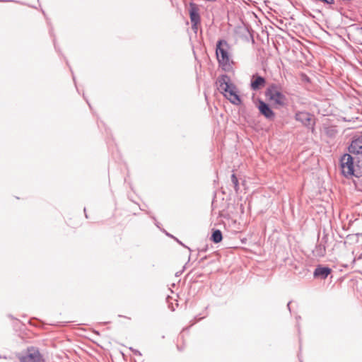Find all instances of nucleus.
<instances>
[{
    "label": "nucleus",
    "instance_id": "nucleus-12",
    "mask_svg": "<svg viewBox=\"0 0 362 362\" xmlns=\"http://www.w3.org/2000/svg\"><path fill=\"white\" fill-rule=\"evenodd\" d=\"M296 121L300 122L304 126L309 127L311 124L312 115L307 112H298L295 115Z\"/></svg>",
    "mask_w": 362,
    "mask_h": 362
},
{
    "label": "nucleus",
    "instance_id": "nucleus-21",
    "mask_svg": "<svg viewBox=\"0 0 362 362\" xmlns=\"http://www.w3.org/2000/svg\"><path fill=\"white\" fill-rule=\"evenodd\" d=\"M97 345L100 346L101 348H104V346H105V344H98V343H97Z\"/></svg>",
    "mask_w": 362,
    "mask_h": 362
},
{
    "label": "nucleus",
    "instance_id": "nucleus-16",
    "mask_svg": "<svg viewBox=\"0 0 362 362\" xmlns=\"http://www.w3.org/2000/svg\"><path fill=\"white\" fill-rule=\"evenodd\" d=\"M180 343L176 344L177 349L179 351H182L185 347V341H178Z\"/></svg>",
    "mask_w": 362,
    "mask_h": 362
},
{
    "label": "nucleus",
    "instance_id": "nucleus-22",
    "mask_svg": "<svg viewBox=\"0 0 362 362\" xmlns=\"http://www.w3.org/2000/svg\"><path fill=\"white\" fill-rule=\"evenodd\" d=\"M0 1L7 2V1H12L11 0H0Z\"/></svg>",
    "mask_w": 362,
    "mask_h": 362
},
{
    "label": "nucleus",
    "instance_id": "nucleus-8",
    "mask_svg": "<svg viewBox=\"0 0 362 362\" xmlns=\"http://www.w3.org/2000/svg\"><path fill=\"white\" fill-rule=\"evenodd\" d=\"M348 149L351 154H362V132L354 136Z\"/></svg>",
    "mask_w": 362,
    "mask_h": 362
},
{
    "label": "nucleus",
    "instance_id": "nucleus-10",
    "mask_svg": "<svg viewBox=\"0 0 362 362\" xmlns=\"http://www.w3.org/2000/svg\"><path fill=\"white\" fill-rule=\"evenodd\" d=\"M327 242V235H324L320 240H318L315 249L313 250V255L317 257H323L326 254V243Z\"/></svg>",
    "mask_w": 362,
    "mask_h": 362
},
{
    "label": "nucleus",
    "instance_id": "nucleus-20",
    "mask_svg": "<svg viewBox=\"0 0 362 362\" xmlns=\"http://www.w3.org/2000/svg\"><path fill=\"white\" fill-rule=\"evenodd\" d=\"M165 233H166V235H167L168 236L171 237L172 238H173V239H174V238H175V237H174L173 235H170V233H167V232H165Z\"/></svg>",
    "mask_w": 362,
    "mask_h": 362
},
{
    "label": "nucleus",
    "instance_id": "nucleus-4",
    "mask_svg": "<svg viewBox=\"0 0 362 362\" xmlns=\"http://www.w3.org/2000/svg\"><path fill=\"white\" fill-rule=\"evenodd\" d=\"M16 356L19 362H45L40 349L35 346H28Z\"/></svg>",
    "mask_w": 362,
    "mask_h": 362
},
{
    "label": "nucleus",
    "instance_id": "nucleus-9",
    "mask_svg": "<svg viewBox=\"0 0 362 362\" xmlns=\"http://www.w3.org/2000/svg\"><path fill=\"white\" fill-rule=\"evenodd\" d=\"M266 82L264 77L259 75L258 74H255L251 77L250 88L255 91L259 90L264 87Z\"/></svg>",
    "mask_w": 362,
    "mask_h": 362
},
{
    "label": "nucleus",
    "instance_id": "nucleus-26",
    "mask_svg": "<svg viewBox=\"0 0 362 362\" xmlns=\"http://www.w3.org/2000/svg\"><path fill=\"white\" fill-rule=\"evenodd\" d=\"M100 341H101V342H103V343H104V344L107 342V341H105V340Z\"/></svg>",
    "mask_w": 362,
    "mask_h": 362
},
{
    "label": "nucleus",
    "instance_id": "nucleus-6",
    "mask_svg": "<svg viewBox=\"0 0 362 362\" xmlns=\"http://www.w3.org/2000/svg\"><path fill=\"white\" fill-rule=\"evenodd\" d=\"M189 6V14L192 23V28L193 30H197L198 24H199L201 22L199 8L198 5L194 2H190Z\"/></svg>",
    "mask_w": 362,
    "mask_h": 362
},
{
    "label": "nucleus",
    "instance_id": "nucleus-3",
    "mask_svg": "<svg viewBox=\"0 0 362 362\" xmlns=\"http://www.w3.org/2000/svg\"><path fill=\"white\" fill-rule=\"evenodd\" d=\"M281 84L276 83H269L265 91L266 98L275 106L283 107L286 105L287 98L281 91Z\"/></svg>",
    "mask_w": 362,
    "mask_h": 362
},
{
    "label": "nucleus",
    "instance_id": "nucleus-1",
    "mask_svg": "<svg viewBox=\"0 0 362 362\" xmlns=\"http://www.w3.org/2000/svg\"><path fill=\"white\" fill-rule=\"evenodd\" d=\"M218 90L234 105L241 103V98L238 94L236 86L231 83L230 78L226 74H222L218 77L216 82Z\"/></svg>",
    "mask_w": 362,
    "mask_h": 362
},
{
    "label": "nucleus",
    "instance_id": "nucleus-23",
    "mask_svg": "<svg viewBox=\"0 0 362 362\" xmlns=\"http://www.w3.org/2000/svg\"><path fill=\"white\" fill-rule=\"evenodd\" d=\"M300 319H301L300 316H297V317H296V320H297V321H298V320H300Z\"/></svg>",
    "mask_w": 362,
    "mask_h": 362
},
{
    "label": "nucleus",
    "instance_id": "nucleus-5",
    "mask_svg": "<svg viewBox=\"0 0 362 362\" xmlns=\"http://www.w3.org/2000/svg\"><path fill=\"white\" fill-rule=\"evenodd\" d=\"M341 167L345 176L353 175L354 173V158L351 154L346 153L341 158Z\"/></svg>",
    "mask_w": 362,
    "mask_h": 362
},
{
    "label": "nucleus",
    "instance_id": "nucleus-15",
    "mask_svg": "<svg viewBox=\"0 0 362 362\" xmlns=\"http://www.w3.org/2000/svg\"><path fill=\"white\" fill-rule=\"evenodd\" d=\"M231 182L233 185L235 192H238L239 190V182L236 175L234 173L231 175Z\"/></svg>",
    "mask_w": 362,
    "mask_h": 362
},
{
    "label": "nucleus",
    "instance_id": "nucleus-13",
    "mask_svg": "<svg viewBox=\"0 0 362 362\" xmlns=\"http://www.w3.org/2000/svg\"><path fill=\"white\" fill-rule=\"evenodd\" d=\"M223 239L222 233L220 230L216 229L214 230L211 234V240L214 243H220Z\"/></svg>",
    "mask_w": 362,
    "mask_h": 362
},
{
    "label": "nucleus",
    "instance_id": "nucleus-14",
    "mask_svg": "<svg viewBox=\"0 0 362 362\" xmlns=\"http://www.w3.org/2000/svg\"><path fill=\"white\" fill-rule=\"evenodd\" d=\"M325 132L329 137H334L337 134V130L334 127H327L325 128Z\"/></svg>",
    "mask_w": 362,
    "mask_h": 362
},
{
    "label": "nucleus",
    "instance_id": "nucleus-11",
    "mask_svg": "<svg viewBox=\"0 0 362 362\" xmlns=\"http://www.w3.org/2000/svg\"><path fill=\"white\" fill-rule=\"evenodd\" d=\"M332 269L327 266L317 265L314 270L313 276L315 278L324 280L331 274Z\"/></svg>",
    "mask_w": 362,
    "mask_h": 362
},
{
    "label": "nucleus",
    "instance_id": "nucleus-19",
    "mask_svg": "<svg viewBox=\"0 0 362 362\" xmlns=\"http://www.w3.org/2000/svg\"><path fill=\"white\" fill-rule=\"evenodd\" d=\"M291 303V301H289L287 304V307H288V309L289 310V311L291 312V308H290V304Z\"/></svg>",
    "mask_w": 362,
    "mask_h": 362
},
{
    "label": "nucleus",
    "instance_id": "nucleus-25",
    "mask_svg": "<svg viewBox=\"0 0 362 362\" xmlns=\"http://www.w3.org/2000/svg\"><path fill=\"white\" fill-rule=\"evenodd\" d=\"M86 208H84V212H86ZM85 216L86 218H88V215L86 214V213H85Z\"/></svg>",
    "mask_w": 362,
    "mask_h": 362
},
{
    "label": "nucleus",
    "instance_id": "nucleus-18",
    "mask_svg": "<svg viewBox=\"0 0 362 362\" xmlns=\"http://www.w3.org/2000/svg\"><path fill=\"white\" fill-rule=\"evenodd\" d=\"M174 239L180 244L182 246L187 248L189 251H191L190 248L188 247L187 246H186L185 244H183L180 240H179L177 238H174Z\"/></svg>",
    "mask_w": 362,
    "mask_h": 362
},
{
    "label": "nucleus",
    "instance_id": "nucleus-2",
    "mask_svg": "<svg viewBox=\"0 0 362 362\" xmlns=\"http://www.w3.org/2000/svg\"><path fill=\"white\" fill-rule=\"evenodd\" d=\"M231 46L223 39L218 40L216 42V54L219 65L222 69L228 71L232 69Z\"/></svg>",
    "mask_w": 362,
    "mask_h": 362
},
{
    "label": "nucleus",
    "instance_id": "nucleus-7",
    "mask_svg": "<svg viewBox=\"0 0 362 362\" xmlns=\"http://www.w3.org/2000/svg\"><path fill=\"white\" fill-rule=\"evenodd\" d=\"M257 108L259 113L268 120H273L275 117V113L268 103L261 99L257 100Z\"/></svg>",
    "mask_w": 362,
    "mask_h": 362
},
{
    "label": "nucleus",
    "instance_id": "nucleus-17",
    "mask_svg": "<svg viewBox=\"0 0 362 362\" xmlns=\"http://www.w3.org/2000/svg\"><path fill=\"white\" fill-rule=\"evenodd\" d=\"M129 349L135 354V355H137V356H141V352L137 350V349H133L132 347H129Z\"/></svg>",
    "mask_w": 362,
    "mask_h": 362
},
{
    "label": "nucleus",
    "instance_id": "nucleus-24",
    "mask_svg": "<svg viewBox=\"0 0 362 362\" xmlns=\"http://www.w3.org/2000/svg\"><path fill=\"white\" fill-rule=\"evenodd\" d=\"M306 78H305V81H309V78L307 76H305Z\"/></svg>",
    "mask_w": 362,
    "mask_h": 362
}]
</instances>
